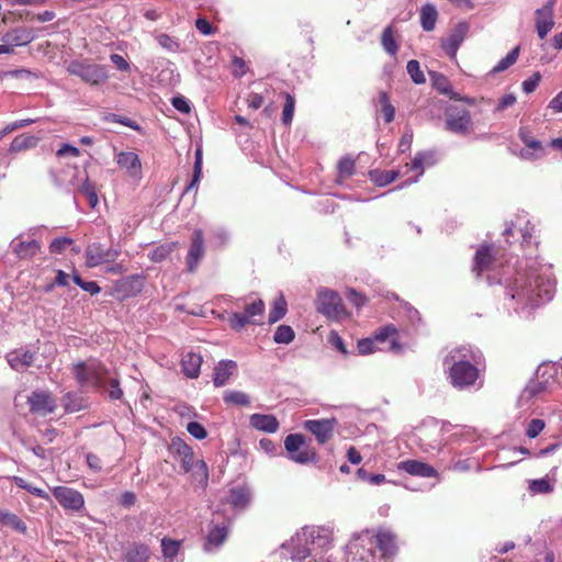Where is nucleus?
<instances>
[{
    "label": "nucleus",
    "instance_id": "nucleus-39",
    "mask_svg": "<svg viewBox=\"0 0 562 562\" xmlns=\"http://www.w3.org/2000/svg\"><path fill=\"white\" fill-rule=\"evenodd\" d=\"M305 446L304 437L301 434H291L284 439V448L289 458Z\"/></svg>",
    "mask_w": 562,
    "mask_h": 562
},
{
    "label": "nucleus",
    "instance_id": "nucleus-35",
    "mask_svg": "<svg viewBox=\"0 0 562 562\" xmlns=\"http://www.w3.org/2000/svg\"><path fill=\"white\" fill-rule=\"evenodd\" d=\"M284 548L289 550L291 559L295 562H303L307 557H310V549L307 543L305 541H302L300 546H296L293 542V537L286 544H284Z\"/></svg>",
    "mask_w": 562,
    "mask_h": 562
},
{
    "label": "nucleus",
    "instance_id": "nucleus-64",
    "mask_svg": "<svg viewBox=\"0 0 562 562\" xmlns=\"http://www.w3.org/2000/svg\"><path fill=\"white\" fill-rule=\"evenodd\" d=\"M544 428V422L542 419H532L527 428V436L529 438L537 437Z\"/></svg>",
    "mask_w": 562,
    "mask_h": 562
},
{
    "label": "nucleus",
    "instance_id": "nucleus-4",
    "mask_svg": "<svg viewBox=\"0 0 562 562\" xmlns=\"http://www.w3.org/2000/svg\"><path fill=\"white\" fill-rule=\"evenodd\" d=\"M72 373L83 387L103 389L111 400H120L123 391L116 378L109 376L106 368L97 360L78 362L72 366Z\"/></svg>",
    "mask_w": 562,
    "mask_h": 562
},
{
    "label": "nucleus",
    "instance_id": "nucleus-26",
    "mask_svg": "<svg viewBox=\"0 0 562 562\" xmlns=\"http://www.w3.org/2000/svg\"><path fill=\"white\" fill-rule=\"evenodd\" d=\"M228 530L226 526L214 525L206 536L204 550L210 552L221 547L226 540Z\"/></svg>",
    "mask_w": 562,
    "mask_h": 562
},
{
    "label": "nucleus",
    "instance_id": "nucleus-32",
    "mask_svg": "<svg viewBox=\"0 0 562 562\" xmlns=\"http://www.w3.org/2000/svg\"><path fill=\"white\" fill-rule=\"evenodd\" d=\"M432 86L442 94L448 95L450 99H459V93L453 92L448 78L438 72H430Z\"/></svg>",
    "mask_w": 562,
    "mask_h": 562
},
{
    "label": "nucleus",
    "instance_id": "nucleus-14",
    "mask_svg": "<svg viewBox=\"0 0 562 562\" xmlns=\"http://www.w3.org/2000/svg\"><path fill=\"white\" fill-rule=\"evenodd\" d=\"M53 494L58 503L66 509L78 512L85 505L82 494L74 488L67 486H56L53 490Z\"/></svg>",
    "mask_w": 562,
    "mask_h": 562
},
{
    "label": "nucleus",
    "instance_id": "nucleus-3",
    "mask_svg": "<svg viewBox=\"0 0 562 562\" xmlns=\"http://www.w3.org/2000/svg\"><path fill=\"white\" fill-rule=\"evenodd\" d=\"M482 358L481 351L471 346L451 348L443 358V367L450 383L459 390L474 386L480 379L479 366Z\"/></svg>",
    "mask_w": 562,
    "mask_h": 562
},
{
    "label": "nucleus",
    "instance_id": "nucleus-41",
    "mask_svg": "<svg viewBox=\"0 0 562 562\" xmlns=\"http://www.w3.org/2000/svg\"><path fill=\"white\" fill-rule=\"evenodd\" d=\"M291 461L300 464H306L308 462H314L316 460V452L314 449L308 446L303 447L295 453H293L290 458Z\"/></svg>",
    "mask_w": 562,
    "mask_h": 562
},
{
    "label": "nucleus",
    "instance_id": "nucleus-6",
    "mask_svg": "<svg viewBox=\"0 0 562 562\" xmlns=\"http://www.w3.org/2000/svg\"><path fill=\"white\" fill-rule=\"evenodd\" d=\"M67 71L91 86L103 85L109 78L108 68L93 63L74 60L67 66Z\"/></svg>",
    "mask_w": 562,
    "mask_h": 562
},
{
    "label": "nucleus",
    "instance_id": "nucleus-50",
    "mask_svg": "<svg viewBox=\"0 0 562 562\" xmlns=\"http://www.w3.org/2000/svg\"><path fill=\"white\" fill-rule=\"evenodd\" d=\"M285 103L282 111V122L285 125H290L293 120L295 100L290 93H284Z\"/></svg>",
    "mask_w": 562,
    "mask_h": 562
},
{
    "label": "nucleus",
    "instance_id": "nucleus-36",
    "mask_svg": "<svg viewBox=\"0 0 562 562\" xmlns=\"http://www.w3.org/2000/svg\"><path fill=\"white\" fill-rule=\"evenodd\" d=\"M395 333L396 329L394 326H384L374 334L373 339L375 340L376 345L389 341V348L393 350L397 347V344L395 341Z\"/></svg>",
    "mask_w": 562,
    "mask_h": 562
},
{
    "label": "nucleus",
    "instance_id": "nucleus-43",
    "mask_svg": "<svg viewBox=\"0 0 562 562\" xmlns=\"http://www.w3.org/2000/svg\"><path fill=\"white\" fill-rule=\"evenodd\" d=\"M518 55L519 48L515 47L494 66L492 72L497 74L508 69L512 65L516 63Z\"/></svg>",
    "mask_w": 562,
    "mask_h": 562
},
{
    "label": "nucleus",
    "instance_id": "nucleus-60",
    "mask_svg": "<svg viewBox=\"0 0 562 562\" xmlns=\"http://www.w3.org/2000/svg\"><path fill=\"white\" fill-rule=\"evenodd\" d=\"M157 42L159 45L164 48H166L169 52H177L179 49V43L172 38L171 36L167 34H159L157 36Z\"/></svg>",
    "mask_w": 562,
    "mask_h": 562
},
{
    "label": "nucleus",
    "instance_id": "nucleus-53",
    "mask_svg": "<svg viewBox=\"0 0 562 562\" xmlns=\"http://www.w3.org/2000/svg\"><path fill=\"white\" fill-rule=\"evenodd\" d=\"M202 177V153L200 149L195 153V161H194V168H193V177L189 186L187 187V190H192L198 187V183Z\"/></svg>",
    "mask_w": 562,
    "mask_h": 562
},
{
    "label": "nucleus",
    "instance_id": "nucleus-22",
    "mask_svg": "<svg viewBox=\"0 0 562 562\" xmlns=\"http://www.w3.org/2000/svg\"><path fill=\"white\" fill-rule=\"evenodd\" d=\"M11 247L20 259H30L41 249V245L35 239H23L21 237L15 238L11 243Z\"/></svg>",
    "mask_w": 562,
    "mask_h": 562
},
{
    "label": "nucleus",
    "instance_id": "nucleus-44",
    "mask_svg": "<svg viewBox=\"0 0 562 562\" xmlns=\"http://www.w3.org/2000/svg\"><path fill=\"white\" fill-rule=\"evenodd\" d=\"M286 313V302L283 296L277 299L273 303V306L269 313V323L273 324L280 321Z\"/></svg>",
    "mask_w": 562,
    "mask_h": 562
},
{
    "label": "nucleus",
    "instance_id": "nucleus-8",
    "mask_svg": "<svg viewBox=\"0 0 562 562\" xmlns=\"http://www.w3.org/2000/svg\"><path fill=\"white\" fill-rule=\"evenodd\" d=\"M445 128L457 135H468L473 130L472 116L465 108L450 105L445 111Z\"/></svg>",
    "mask_w": 562,
    "mask_h": 562
},
{
    "label": "nucleus",
    "instance_id": "nucleus-13",
    "mask_svg": "<svg viewBox=\"0 0 562 562\" xmlns=\"http://www.w3.org/2000/svg\"><path fill=\"white\" fill-rule=\"evenodd\" d=\"M469 30L470 25L467 22H460L446 38L441 40V47L451 59L456 58L457 52L465 40Z\"/></svg>",
    "mask_w": 562,
    "mask_h": 562
},
{
    "label": "nucleus",
    "instance_id": "nucleus-10",
    "mask_svg": "<svg viewBox=\"0 0 562 562\" xmlns=\"http://www.w3.org/2000/svg\"><path fill=\"white\" fill-rule=\"evenodd\" d=\"M445 426L439 423L425 425L419 429L420 447L426 452L439 451L443 446Z\"/></svg>",
    "mask_w": 562,
    "mask_h": 562
},
{
    "label": "nucleus",
    "instance_id": "nucleus-58",
    "mask_svg": "<svg viewBox=\"0 0 562 562\" xmlns=\"http://www.w3.org/2000/svg\"><path fill=\"white\" fill-rule=\"evenodd\" d=\"M227 322L229 326L236 331H240L249 323L247 316L241 313L231 314L227 318Z\"/></svg>",
    "mask_w": 562,
    "mask_h": 562
},
{
    "label": "nucleus",
    "instance_id": "nucleus-27",
    "mask_svg": "<svg viewBox=\"0 0 562 562\" xmlns=\"http://www.w3.org/2000/svg\"><path fill=\"white\" fill-rule=\"evenodd\" d=\"M181 364L184 374L190 379H195L200 373L202 357L195 352H187L182 357Z\"/></svg>",
    "mask_w": 562,
    "mask_h": 562
},
{
    "label": "nucleus",
    "instance_id": "nucleus-54",
    "mask_svg": "<svg viewBox=\"0 0 562 562\" xmlns=\"http://www.w3.org/2000/svg\"><path fill=\"white\" fill-rule=\"evenodd\" d=\"M161 549L165 558L173 559L180 549V542L170 539H162Z\"/></svg>",
    "mask_w": 562,
    "mask_h": 562
},
{
    "label": "nucleus",
    "instance_id": "nucleus-5",
    "mask_svg": "<svg viewBox=\"0 0 562 562\" xmlns=\"http://www.w3.org/2000/svg\"><path fill=\"white\" fill-rule=\"evenodd\" d=\"M302 541H305L310 549V557L316 558L324 551L330 548L331 533L325 527L310 526L302 528L299 532L293 536V542L300 546Z\"/></svg>",
    "mask_w": 562,
    "mask_h": 562
},
{
    "label": "nucleus",
    "instance_id": "nucleus-30",
    "mask_svg": "<svg viewBox=\"0 0 562 562\" xmlns=\"http://www.w3.org/2000/svg\"><path fill=\"white\" fill-rule=\"evenodd\" d=\"M64 407L68 413L79 412L88 407V401L78 392H68L64 397Z\"/></svg>",
    "mask_w": 562,
    "mask_h": 562
},
{
    "label": "nucleus",
    "instance_id": "nucleus-49",
    "mask_svg": "<svg viewBox=\"0 0 562 562\" xmlns=\"http://www.w3.org/2000/svg\"><path fill=\"white\" fill-rule=\"evenodd\" d=\"M407 72L411 76L412 80L416 85H422L426 81L423 70L420 69V65L417 60L412 59L407 63L406 66Z\"/></svg>",
    "mask_w": 562,
    "mask_h": 562
},
{
    "label": "nucleus",
    "instance_id": "nucleus-38",
    "mask_svg": "<svg viewBox=\"0 0 562 562\" xmlns=\"http://www.w3.org/2000/svg\"><path fill=\"white\" fill-rule=\"evenodd\" d=\"M0 525L10 527L15 531L25 532V524L15 515L10 512L3 510L0 517Z\"/></svg>",
    "mask_w": 562,
    "mask_h": 562
},
{
    "label": "nucleus",
    "instance_id": "nucleus-59",
    "mask_svg": "<svg viewBox=\"0 0 562 562\" xmlns=\"http://www.w3.org/2000/svg\"><path fill=\"white\" fill-rule=\"evenodd\" d=\"M8 36L11 37L14 45H26L33 40L31 33L26 30H16Z\"/></svg>",
    "mask_w": 562,
    "mask_h": 562
},
{
    "label": "nucleus",
    "instance_id": "nucleus-29",
    "mask_svg": "<svg viewBox=\"0 0 562 562\" xmlns=\"http://www.w3.org/2000/svg\"><path fill=\"white\" fill-rule=\"evenodd\" d=\"M236 369V363L233 360H222L214 369L213 382L215 386H223L233 371Z\"/></svg>",
    "mask_w": 562,
    "mask_h": 562
},
{
    "label": "nucleus",
    "instance_id": "nucleus-52",
    "mask_svg": "<svg viewBox=\"0 0 562 562\" xmlns=\"http://www.w3.org/2000/svg\"><path fill=\"white\" fill-rule=\"evenodd\" d=\"M263 311H265V303L262 300H258V301H255V302L248 304L245 307L244 315L247 316L249 323L251 322L254 324H257L256 321H254L252 318L256 316L262 315Z\"/></svg>",
    "mask_w": 562,
    "mask_h": 562
},
{
    "label": "nucleus",
    "instance_id": "nucleus-61",
    "mask_svg": "<svg viewBox=\"0 0 562 562\" xmlns=\"http://www.w3.org/2000/svg\"><path fill=\"white\" fill-rule=\"evenodd\" d=\"M187 430L195 439L202 440L207 436L205 428L200 423L196 422L188 423Z\"/></svg>",
    "mask_w": 562,
    "mask_h": 562
},
{
    "label": "nucleus",
    "instance_id": "nucleus-11",
    "mask_svg": "<svg viewBox=\"0 0 562 562\" xmlns=\"http://www.w3.org/2000/svg\"><path fill=\"white\" fill-rule=\"evenodd\" d=\"M120 256V250L114 247L105 248L100 243H93L86 249V265L94 268L103 263H113Z\"/></svg>",
    "mask_w": 562,
    "mask_h": 562
},
{
    "label": "nucleus",
    "instance_id": "nucleus-46",
    "mask_svg": "<svg viewBox=\"0 0 562 562\" xmlns=\"http://www.w3.org/2000/svg\"><path fill=\"white\" fill-rule=\"evenodd\" d=\"M273 339L277 344L288 345L294 339V330L290 326L280 325L274 331Z\"/></svg>",
    "mask_w": 562,
    "mask_h": 562
},
{
    "label": "nucleus",
    "instance_id": "nucleus-63",
    "mask_svg": "<svg viewBox=\"0 0 562 562\" xmlns=\"http://www.w3.org/2000/svg\"><path fill=\"white\" fill-rule=\"evenodd\" d=\"M540 80H541L540 72H535L532 76H530L529 78L524 80V82L521 85L524 92L527 94L533 92L536 90V88L538 87Z\"/></svg>",
    "mask_w": 562,
    "mask_h": 562
},
{
    "label": "nucleus",
    "instance_id": "nucleus-62",
    "mask_svg": "<svg viewBox=\"0 0 562 562\" xmlns=\"http://www.w3.org/2000/svg\"><path fill=\"white\" fill-rule=\"evenodd\" d=\"M71 244H72V239H70V238H67V237L55 238L50 243L49 249L54 254H60Z\"/></svg>",
    "mask_w": 562,
    "mask_h": 562
},
{
    "label": "nucleus",
    "instance_id": "nucleus-12",
    "mask_svg": "<svg viewBox=\"0 0 562 562\" xmlns=\"http://www.w3.org/2000/svg\"><path fill=\"white\" fill-rule=\"evenodd\" d=\"M557 0H548L541 8L535 11V26L540 40L547 35L554 27V7Z\"/></svg>",
    "mask_w": 562,
    "mask_h": 562
},
{
    "label": "nucleus",
    "instance_id": "nucleus-51",
    "mask_svg": "<svg viewBox=\"0 0 562 562\" xmlns=\"http://www.w3.org/2000/svg\"><path fill=\"white\" fill-rule=\"evenodd\" d=\"M379 100L385 123H391L394 120L395 108L390 103L389 97L385 92L380 93Z\"/></svg>",
    "mask_w": 562,
    "mask_h": 562
},
{
    "label": "nucleus",
    "instance_id": "nucleus-7",
    "mask_svg": "<svg viewBox=\"0 0 562 562\" xmlns=\"http://www.w3.org/2000/svg\"><path fill=\"white\" fill-rule=\"evenodd\" d=\"M316 308L319 313L331 321H340L347 316L341 297L337 292L329 289L318 290Z\"/></svg>",
    "mask_w": 562,
    "mask_h": 562
},
{
    "label": "nucleus",
    "instance_id": "nucleus-24",
    "mask_svg": "<svg viewBox=\"0 0 562 562\" xmlns=\"http://www.w3.org/2000/svg\"><path fill=\"white\" fill-rule=\"evenodd\" d=\"M432 157L434 156H432L431 153H426V151L417 153L415 155L414 159L412 160V162L406 165V167L409 168V170L416 171L417 175H416L415 178L405 181L404 184H411V183L417 182L418 179L424 173L425 166H431L432 165Z\"/></svg>",
    "mask_w": 562,
    "mask_h": 562
},
{
    "label": "nucleus",
    "instance_id": "nucleus-28",
    "mask_svg": "<svg viewBox=\"0 0 562 562\" xmlns=\"http://www.w3.org/2000/svg\"><path fill=\"white\" fill-rule=\"evenodd\" d=\"M143 279L139 276H132L123 279L116 285L117 292H121L124 297L135 296L143 289Z\"/></svg>",
    "mask_w": 562,
    "mask_h": 562
},
{
    "label": "nucleus",
    "instance_id": "nucleus-18",
    "mask_svg": "<svg viewBox=\"0 0 562 562\" xmlns=\"http://www.w3.org/2000/svg\"><path fill=\"white\" fill-rule=\"evenodd\" d=\"M116 164L125 169L132 178L139 179L142 177V164L139 157L134 151H122L116 156Z\"/></svg>",
    "mask_w": 562,
    "mask_h": 562
},
{
    "label": "nucleus",
    "instance_id": "nucleus-17",
    "mask_svg": "<svg viewBox=\"0 0 562 562\" xmlns=\"http://www.w3.org/2000/svg\"><path fill=\"white\" fill-rule=\"evenodd\" d=\"M397 469L411 475L419 477H437V470L426 462L418 460H405L398 463Z\"/></svg>",
    "mask_w": 562,
    "mask_h": 562
},
{
    "label": "nucleus",
    "instance_id": "nucleus-31",
    "mask_svg": "<svg viewBox=\"0 0 562 562\" xmlns=\"http://www.w3.org/2000/svg\"><path fill=\"white\" fill-rule=\"evenodd\" d=\"M438 19V12L435 5L427 3L420 9V24L422 27L430 32L435 29Z\"/></svg>",
    "mask_w": 562,
    "mask_h": 562
},
{
    "label": "nucleus",
    "instance_id": "nucleus-15",
    "mask_svg": "<svg viewBox=\"0 0 562 562\" xmlns=\"http://www.w3.org/2000/svg\"><path fill=\"white\" fill-rule=\"evenodd\" d=\"M31 412L46 416L53 413L56 408L55 398L45 391H34L27 398Z\"/></svg>",
    "mask_w": 562,
    "mask_h": 562
},
{
    "label": "nucleus",
    "instance_id": "nucleus-16",
    "mask_svg": "<svg viewBox=\"0 0 562 562\" xmlns=\"http://www.w3.org/2000/svg\"><path fill=\"white\" fill-rule=\"evenodd\" d=\"M335 423V419H310L304 422V428L311 431L316 440L323 445L333 436Z\"/></svg>",
    "mask_w": 562,
    "mask_h": 562
},
{
    "label": "nucleus",
    "instance_id": "nucleus-25",
    "mask_svg": "<svg viewBox=\"0 0 562 562\" xmlns=\"http://www.w3.org/2000/svg\"><path fill=\"white\" fill-rule=\"evenodd\" d=\"M34 353L27 350H14L7 355L10 367L16 371H21L30 367L34 361Z\"/></svg>",
    "mask_w": 562,
    "mask_h": 562
},
{
    "label": "nucleus",
    "instance_id": "nucleus-33",
    "mask_svg": "<svg viewBox=\"0 0 562 562\" xmlns=\"http://www.w3.org/2000/svg\"><path fill=\"white\" fill-rule=\"evenodd\" d=\"M38 143V138L33 135H18L11 143L9 151L19 153L22 150L34 148Z\"/></svg>",
    "mask_w": 562,
    "mask_h": 562
},
{
    "label": "nucleus",
    "instance_id": "nucleus-37",
    "mask_svg": "<svg viewBox=\"0 0 562 562\" xmlns=\"http://www.w3.org/2000/svg\"><path fill=\"white\" fill-rule=\"evenodd\" d=\"M398 177L395 170H373L370 171L371 180L379 187H384L392 183Z\"/></svg>",
    "mask_w": 562,
    "mask_h": 562
},
{
    "label": "nucleus",
    "instance_id": "nucleus-57",
    "mask_svg": "<svg viewBox=\"0 0 562 562\" xmlns=\"http://www.w3.org/2000/svg\"><path fill=\"white\" fill-rule=\"evenodd\" d=\"M357 348L359 353L361 355H370L381 349L380 347L376 346V342L373 339V337L359 340Z\"/></svg>",
    "mask_w": 562,
    "mask_h": 562
},
{
    "label": "nucleus",
    "instance_id": "nucleus-56",
    "mask_svg": "<svg viewBox=\"0 0 562 562\" xmlns=\"http://www.w3.org/2000/svg\"><path fill=\"white\" fill-rule=\"evenodd\" d=\"M170 448L177 459L193 452L192 448L179 438L172 440Z\"/></svg>",
    "mask_w": 562,
    "mask_h": 562
},
{
    "label": "nucleus",
    "instance_id": "nucleus-20",
    "mask_svg": "<svg viewBox=\"0 0 562 562\" xmlns=\"http://www.w3.org/2000/svg\"><path fill=\"white\" fill-rule=\"evenodd\" d=\"M204 256V240L203 233L201 229H195L193 233L192 243L188 252V269L194 271L200 260Z\"/></svg>",
    "mask_w": 562,
    "mask_h": 562
},
{
    "label": "nucleus",
    "instance_id": "nucleus-48",
    "mask_svg": "<svg viewBox=\"0 0 562 562\" xmlns=\"http://www.w3.org/2000/svg\"><path fill=\"white\" fill-rule=\"evenodd\" d=\"M78 192L80 194H82L88 200V202L92 209L98 205V203H99L98 195L95 193L93 184L91 182H89L88 179H86V181L79 188Z\"/></svg>",
    "mask_w": 562,
    "mask_h": 562
},
{
    "label": "nucleus",
    "instance_id": "nucleus-23",
    "mask_svg": "<svg viewBox=\"0 0 562 562\" xmlns=\"http://www.w3.org/2000/svg\"><path fill=\"white\" fill-rule=\"evenodd\" d=\"M494 265L495 259L491 248L487 246L480 247L475 252L473 272L480 277L482 272L490 271Z\"/></svg>",
    "mask_w": 562,
    "mask_h": 562
},
{
    "label": "nucleus",
    "instance_id": "nucleus-21",
    "mask_svg": "<svg viewBox=\"0 0 562 562\" xmlns=\"http://www.w3.org/2000/svg\"><path fill=\"white\" fill-rule=\"evenodd\" d=\"M249 424L252 428L268 434L277 432L280 426L276 416L269 414H252Z\"/></svg>",
    "mask_w": 562,
    "mask_h": 562
},
{
    "label": "nucleus",
    "instance_id": "nucleus-47",
    "mask_svg": "<svg viewBox=\"0 0 562 562\" xmlns=\"http://www.w3.org/2000/svg\"><path fill=\"white\" fill-rule=\"evenodd\" d=\"M173 248L175 244H164L151 250L148 256L151 261L160 262L172 252Z\"/></svg>",
    "mask_w": 562,
    "mask_h": 562
},
{
    "label": "nucleus",
    "instance_id": "nucleus-42",
    "mask_svg": "<svg viewBox=\"0 0 562 562\" xmlns=\"http://www.w3.org/2000/svg\"><path fill=\"white\" fill-rule=\"evenodd\" d=\"M381 43L386 53L394 56L398 49L396 41L393 35V30L391 26L384 29L381 37Z\"/></svg>",
    "mask_w": 562,
    "mask_h": 562
},
{
    "label": "nucleus",
    "instance_id": "nucleus-45",
    "mask_svg": "<svg viewBox=\"0 0 562 562\" xmlns=\"http://www.w3.org/2000/svg\"><path fill=\"white\" fill-rule=\"evenodd\" d=\"M224 401L227 404H235L239 406H247L250 404L249 396L241 391H226L224 394Z\"/></svg>",
    "mask_w": 562,
    "mask_h": 562
},
{
    "label": "nucleus",
    "instance_id": "nucleus-9",
    "mask_svg": "<svg viewBox=\"0 0 562 562\" xmlns=\"http://www.w3.org/2000/svg\"><path fill=\"white\" fill-rule=\"evenodd\" d=\"M518 136L524 144V147L520 149V157L522 159L535 161L547 156L548 151L546 145L535 138L527 127H520Z\"/></svg>",
    "mask_w": 562,
    "mask_h": 562
},
{
    "label": "nucleus",
    "instance_id": "nucleus-40",
    "mask_svg": "<svg viewBox=\"0 0 562 562\" xmlns=\"http://www.w3.org/2000/svg\"><path fill=\"white\" fill-rule=\"evenodd\" d=\"M528 487L531 494H549L553 491V485L548 477L531 480Z\"/></svg>",
    "mask_w": 562,
    "mask_h": 562
},
{
    "label": "nucleus",
    "instance_id": "nucleus-1",
    "mask_svg": "<svg viewBox=\"0 0 562 562\" xmlns=\"http://www.w3.org/2000/svg\"><path fill=\"white\" fill-rule=\"evenodd\" d=\"M506 290L515 311L528 316L531 310L551 301L554 295L555 282L551 266L541 263L538 259H527L514 280L507 282Z\"/></svg>",
    "mask_w": 562,
    "mask_h": 562
},
{
    "label": "nucleus",
    "instance_id": "nucleus-2",
    "mask_svg": "<svg viewBox=\"0 0 562 562\" xmlns=\"http://www.w3.org/2000/svg\"><path fill=\"white\" fill-rule=\"evenodd\" d=\"M396 550L395 536L391 531L367 530L352 537L347 544L346 562H389Z\"/></svg>",
    "mask_w": 562,
    "mask_h": 562
},
{
    "label": "nucleus",
    "instance_id": "nucleus-19",
    "mask_svg": "<svg viewBox=\"0 0 562 562\" xmlns=\"http://www.w3.org/2000/svg\"><path fill=\"white\" fill-rule=\"evenodd\" d=\"M251 501V491L247 485L234 486L229 490L225 502L233 508L243 510L248 507Z\"/></svg>",
    "mask_w": 562,
    "mask_h": 562
},
{
    "label": "nucleus",
    "instance_id": "nucleus-55",
    "mask_svg": "<svg viewBox=\"0 0 562 562\" xmlns=\"http://www.w3.org/2000/svg\"><path fill=\"white\" fill-rule=\"evenodd\" d=\"M355 161L351 158H341L338 162V175L340 179L348 178L353 173Z\"/></svg>",
    "mask_w": 562,
    "mask_h": 562
},
{
    "label": "nucleus",
    "instance_id": "nucleus-34",
    "mask_svg": "<svg viewBox=\"0 0 562 562\" xmlns=\"http://www.w3.org/2000/svg\"><path fill=\"white\" fill-rule=\"evenodd\" d=\"M149 557V548L145 544H133L126 552L127 562H147Z\"/></svg>",
    "mask_w": 562,
    "mask_h": 562
}]
</instances>
